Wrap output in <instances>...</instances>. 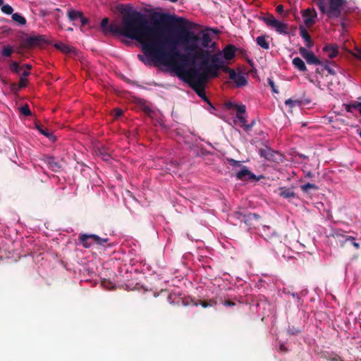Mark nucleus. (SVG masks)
Segmentation results:
<instances>
[{
  "mask_svg": "<svg viewBox=\"0 0 361 361\" xmlns=\"http://www.w3.org/2000/svg\"><path fill=\"white\" fill-rule=\"evenodd\" d=\"M159 16V18H153V25H150L144 13L132 10L123 16L121 25L116 22L109 23V18H104L101 22V28L104 34L123 36L138 42L145 55L157 63L167 42L161 38V26L169 24L170 20L187 23L182 17L164 13Z\"/></svg>",
  "mask_w": 361,
  "mask_h": 361,
  "instance_id": "obj_1",
  "label": "nucleus"
},
{
  "mask_svg": "<svg viewBox=\"0 0 361 361\" xmlns=\"http://www.w3.org/2000/svg\"><path fill=\"white\" fill-rule=\"evenodd\" d=\"M174 45L172 42L169 41L166 42L164 51L157 62L158 63L164 66H170L176 64L177 60H180L183 63L180 66L183 67L184 65L188 63L195 66L198 59L203 61L212 55L209 51L204 50L199 46L195 51L191 53L181 54L178 49H176V46ZM178 66H180V65L176 66L177 70Z\"/></svg>",
  "mask_w": 361,
  "mask_h": 361,
  "instance_id": "obj_2",
  "label": "nucleus"
},
{
  "mask_svg": "<svg viewBox=\"0 0 361 361\" xmlns=\"http://www.w3.org/2000/svg\"><path fill=\"white\" fill-rule=\"evenodd\" d=\"M187 23L177 22L174 20H170V23L166 25H171L174 28L179 30V33L176 36L174 39L169 37H166L164 32H162L161 38L164 41L172 42L173 44H176V49L178 44L183 45V50L185 53H191L195 51L199 46L201 38L199 35L195 34L194 32L190 31L185 27L188 26L190 22L183 18Z\"/></svg>",
  "mask_w": 361,
  "mask_h": 361,
  "instance_id": "obj_3",
  "label": "nucleus"
},
{
  "mask_svg": "<svg viewBox=\"0 0 361 361\" xmlns=\"http://www.w3.org/2000/svg\"><path fill=\"white\" fill-rule=\"evenodd\" d=\"M178 76L188 83L201 99L212 106L205 94V85L207 78L204 74L200 73L195 67L187 70L183 66H180L178 67Z\"/></svg>",
  "mask_w": 361,
  "mask_h": 361,
  "instance_id": "obj_4",
  "label": "nucleus"
},
{
  "mask_svg": "<svg viewBox=\"0 0 361 361\" xmlns=\"http://www.w3.org/2000/svg\"><path fill=\"white\" fill-rule=\"evenodd\" d=\"M221 54L218 53L211 55L207 59L201 61L199 69L202 71L200 73L204 74L205 77L208 79V77L216 78L219 75V71L221 68Z\"/></svg>",
  "mask_w": 361,
  "mask_h": 361,
  "instance_id": "obj_5",
  "label": "nucleus"
},
{
  "mask_svg": "<svg viewBox=\"0 0 361 361\" xmlns=\"http://www.w3.org/2000/svg\"><path fill=\"white\" fill-rule=\"evenodd\" d=\"M232 216L240 222H243L249 228H255L260 219L259 215L248 212L246 210L234 212Z\"/></svg>",
  "mask_w": 361,
  "mask_h": 361,
  "instance_id": "obj_6",
  "label": "nucleus"
},
{
  "mask_svg": "<svg viewBox=\"0 0 361 361\" xmlns=\"http://www.w3.org/2000/svg\"><path fill=\"white\" fill-rule=\"evenodd\" d=\"M260 19L263 20L267 25L274 28L279 34L288 35L289 33L288 24L276 19L272 14L262 16Z\"/></svg>",
  "mask_w": 361,
  "mask_h": 361,
  "instance_id": "obj_7",
  "label": "nucleus"
},
{
  "mask_svg": "<svg viewBox=\"0 0 361 361\" xmlns=\"http://www.w3.org/2000/svg\"><path fill=\"white\" fill-rule=\"evenodd\" d=\"M345 4L346 0H329V8H326L324 13H326L329 18H338L341 16Z\"/></svg>",
  "mask_w": 361,
  "mask_h": 361,
  "instance_id": "obj_8",
  "label": "nucleus"
},
{
  "mask_svg": "<svg viewBox=\"0 0 361 361\" xmlns=\"http://www.w3.org/2000/svg\"><path fill=\"white\" fill-rule=\"evenodd\" d=\"M78 240L82 246L85 248H90L92 243L102 245L109 241V238H102L94 234H80Z\"/></svg>",
  "mask_w": 361,
  "mask_h": 361,
  "instance_id": "obj_9",
  "label": "nucleus"
},
{
  "mask_svg": "<svg viewBox=\"0 0 361 361\" xmlns=\"http://www.w3.org/2000/svg\"><path fill=\"white\" fill-rule=\"evenodd\" d=\"M299 52L302 56L306 60L308 64L320 65L321 61L314 55L312 51L307 50L304 47L299 49Z\"/></svg>",
  "mask_w": 361,
  "mask_h": 361,
  "instance_id": "obj_10",
  "label": "nucleus"
},
{
  "mask_svg": "<svg viewBox=\"0 0 361 361\" xmlns=\"http://www.w3.org/2000/svg\"><path fill=\"white\" fill-rule=\"evenodd\" d=\"M236 178L240 180H258L257 178L245 166H243L240 171L236 173Z\"/></svg>",
  "mask_w": 361,
  "mask_h": 361,
  "instance_id": "obj_11",
  "label": "nucleus"
},
{
  "mask_svg": "<svg viewBox=\"0 0 361 361\" xmlns=\"http://www.w3.org/2000/svg\"><path fill=\"white\" fill-rule=\"evenodd\" d=\"M262 235L267 241L270 243H276L277 241H279V235L274 231H272L270 226H263Z\"/></svg>",
  "mask_w": 361,
  "mask_h": 361,
  "instance_id": "obj_12",
  "label": "nucleus"
},
{
  "mask_svg": "<svg viewBox=\"0 0 361 361\" xmlns=\"http://www.w3.org/2000/svg\"><path fill=\"white\" fill-rule=\"evenodd\" d=\"M304 23L306 26L310 27L315 23L317 13L314 9H305L303 11Z\"/></svg>",
  "mask_w": 361,
  "mask_h": 361,
  "instance_id": "obj_13",
  "label": "nucleus"
},
{
  "mask_svg": "<svg viewBox=\"0 0 361 361\" xmlns=\"http://www.w3.org/2000/svg\"><path fill=\"white\" fill-rule=\"evenodd\" d=\"M259 155L268 161H276V156L279 155V153L266 146L265 148L259 149Z\"/></svg>",
  "mask_w": 361,
  "mask_h": 361,
  "instance_id": "obj_14",
  "label": "nucleus"
},
{
  "mask_svg": "<svg viewBox=\"0 0 361 361\" xmlns=\"http://www.w3.org/2000/svg\"><path fill=\"white\" fill-rule=\"evenodd\" d=\"M45 42V37L43 35L30 36L26 39V45L28 47H35L42 45Z\"/></svg>",
  "mask_w": 361,
  "mask_h": 361,
  "instance_id": "obj_15",
  "label": "nucleus"
},
{
  "mask_svg": "<svg viewBox=\"0 0 361 361\" xmlns=\"http://www.w3.org/2000/svg\"><path fill=\"white\" fill-rule=\"evenodd\" d=\"M331 235L340 242L341 247H344L347 244L346 238L350 237V235H346L345 231L340 229L334 230Z\"/></svg>",
  "mask_w": 361,
  "mask_h": 361,
  "instance_id": "obj_16",
  "label": "nucleus"
},
{
  "mask_svg": "<svg viewBox=\"0 0 361 361\" xmlns=\"http://www.w3.org/2000/svg\"><path fill=\"white\" fill-rule=\"evenodd\" d=\"M44 161L48 165L49 169L54 172H57L62 169L61 163L56 161L54 157L46 156Z\"/></svg>",
  "mask_w": 361,
  "mask_h": 361,
  "instance_id": "obj_17",
  "label": "nucleus"
},
{
  "mask_svg": "<svg viewBox=\"0 0 361 361\" xmlns=\"http://www.w3.org/2000/svg\"><path fill=\"white\" fill-rule=\"evenodd\" d=\"M236 49L234 45L228 44L223 49L224 58L226 60H231L234 58Z\"/></svg>",
  "mask_w": 361,
  "mask_h": 361,
  "instance_id": "obj_18",
  "label": "nucleus"
},
{
  "mask_svg": "<svg viewBox=\"0 0 361 361\" xmlns=\"http://www.w3.org/2000/svg\"><path fill=\"white\" fill-rule=\"evenodd\" d=\"M323 51L331 59L336 57L338 54V47L331 44L325 45L323 48Z\"/></svg>",
  "mask_w": 361,
  "mask_h": 361,
  "instance_id": "obj_19",
  "label": "nucleus"
},
{
  "mask_svg": "<svg viewBox=\"0 0 361 361\" xmlns=\"http://www.w3.org/2000/svg\"><path fill=\"white\" fill-rule=\"evenodd\" d=\"M299 29H300V36L307 42V44H306L307 47L308 48H310L311 47H312L313 43H312V41L311 39V37H310V34L308 33L307 30L302 25H300Z\"/></svg>",
  "mask_w": 361,
  "mask_h": 361,
  "instance_id": "obj_20",
  "label": "nucleus"
},
{
  "mask_svg": "<svg viewBox=\"0 0 361 361\" xmlns=\"http://www.w3.org/2000/svg\"><path fill=\"white\" fill-rule=\"evenodd\" d=\"M279 190H280L279 195L283 198L289 199V198H293L295 197V193L291 188L281 187L279 188Z\"/></svg>",
  "mask_w": 361,
  "mask_h": 361,
  "instance_id": "obj_21",
  "label": "nucleus"
},
{
  "mask_svg": "<svg viewBox=\"0 0 361 361\" xmlns=\"http://www.w3.org/2000/svg\"><path fill=\"white\" fill-rule=\"evenodd\" d=\"M233 80L237 87H241L245 86L247 84V79L245 75L241 74H237L235 73V75L233 78H230Z\"/></svg>",
  "mask_w": 361,
  "mask_h": 361,
  "instance_id": "obj_22",
  "label": "nucleus"
},
{
  "mask_svg": "<svg viewBox=\"0 0 361 361\" xmlns=\"http://www.w3.org/2000/svg\"><path fill=\"white\" fill-rule=\"evenodd\" d=\"M293 64L301 72H305L307 71V67L305 66V62L299 57H295L293 60Z\"/></svg>",
  "mask_w": 361,
  "mask_h": 361,
  "instance_id": "obj_23",
  "label": "nucleus"
},
{
  "mask_svg": "<svg viewBox=\"0 0 361 361\" xmlns=\"http://www.w3.org/2000/svg\"><path fill=\"white\" fill-rule=\"evenodd\" d=\"M97 154L105 161H109L111 159V154L105 147L99 148L97 149Z\"/></svg>",
  "mask_w": 361,
  "mask_h": 361,
  "instance_id": "obj_24",
  "label": "nucleus"
},
{
  "mask_svg": "<svg viewBox=\"0 0 361 361\" xmlns=\"http://www.w3.org/2000/svg\"><path fill=\"white\" fill-rule=\"evenodd\" d=\"M256 42L259 47L265 50H268L269 49V44L267 41L266 37L264 35L257 37L256 39Z\"/></svg>",
  "mask_w": 361,
  "mask_h": 361,
  "instance_id": "obj_25",
  "label": "nucleus"
},
{
  "mask_svg": "<svg viewBox=\"0 0 361 361\" xmlns=\"http://www.w3.org/2000/svg\"><path fill=\"white\" fill-rule=\"evenodd\" d=\"M82 13L80 11H77L75 10H71L68 13V17L70 20L71 21H76L78 20H80V18L82 17Z\"/></svg>",
  "mask_w": 361,
  "mask_h": 361,
  "instance_id": "obj_26",
  "label": "nucleus"
},
{
  "mask_svg": "<svg viewBox=\"0 0 361 361\" xmlns=\"http://www.w3.org/2000/svg\"><path fill=\"white\" fill-rule=\"evenodd\" d=\"M231 108H235L237 111L236 115H243L245 114L246 112V107L244 104H232L230 103L228 104Z\"/></svg>",
  "mask_w": 361,
  "mask_h": 361,
  "instance_id": "obj_27",
  "label": "nucleus"
},
{
  "mask_svg": "<svg viewBox=\"0 0 361 361\" xmlns=\"http://www.w3.org/2000/svg\"><path fill=\"white\" fill-rule=\"evenodd\" d=\"M55 47L65 54L71 53L74 50L73 47L63 43L56 44Z\"/></svg>",
  "mask_w": 361,
  "mask_h": 361,
  "instance_id": "obj_28",
  "label": "nucleus"
},
{
  "mask_svg": "<svg viewBox=\"0 0 361 361\" xmlns=\"http://www.w3.org/2000/svg\"><path fill=\"white\" fill-rule=\"evenodd\" d=\"M12 19L17 22L20 25H24L26 23V19L20 13H15L12 14Z\"/></svg>",
  "mask_w": 361,
  "mask_h": 361,
  "instance_id": "obj_29",
  "label": "nucleus"
},
{
  "mask_svg": "<svg viewBox=\"0 0 361 361\" xmlns=\"http://www.w3.org/2000/svg\"><path fill=\"white\" fill-rule=\"evenodd\" d=\"M218 302L216 299L212 298L208 300H200V304L204 308H207L209 307H214L217 305Z\"/></svg>",
  "mask_w": 361,
  "mask_h": 361,
  "instance_id": "obj_30",
  "label": "nucleus"
},
{
  "mask_svg": "<svg viewBox=\"0 0 361 361\" xmlns=\"http://www.w3.org/2000/svg\"><path fill=\"white\" fill-rule=\"evenodd\" d=\"M212 42V37L207 32H203L202 36V44L204 48L209 47V44Z\"/></svg>",
  "mask_w": 361,
  "mask_h": 361,
  "instance_id": "obj_31",
  "label": "nucleus"
},
{
  "mask_svg": "<svg viewBox=\"0 0 361 361\" xmlns=\"http://www.w3.org/2000/svg\"><path fill=\"white\" fill-rule=\"evenodd\" d=\"M224 72L229 74L230 78H233L235 75V71L233 69L230 68L228 66L224 65V62L221 59V68Z\"/></svg>",
  "mask_w": 361,
  "mask_h": 361,
  "instance_id": "obj_32",
  "label": "nucleus"
},
{
  "mask_svg": "<svg viewBox=\"0 0 361 361\" xmlns=\"http://www.w3.org/2000/svg\"><path fill=\"white\" fill-rule=\"evenodd\" d=\"M300 188L303 192L308 193L310 190H317L318 189V187L313 183H307L306 184L301 185Z\"/></svg>",
  "mask_w": 361,
  "mask_h": 361,
  "instance_id": "obj_33",
  "label": "nucleus"
},
{
  "mask_svg": "<svg viewBox=\"0 0 361 361\" xmlns=\"http://www.w3.org/2000/svg\"><path fill=\"white\" fill-rule=\"evenodd\" d=\"M361 108V102H354L353 103L349 104L346 106V111L348 112H353V109H357L360 111Z\"/></svg>",
  "mask_w": 361,
  "mask_h": 361,
  "instance_id": "obj_34",
  "label": "nucleus"
},
{
  "mask_svg": "<svg viewBox=\"0 0 361 361\" xmlns=\"http://www.w3.org/2000/svg\"><path fill=\"white\" fill-rule=\"evenodd\" d=\"M35 126L37 129L47 137H51L52 136V133H50L47 128H44L42 125L36 123Z\"/></svg>",
  "mask_w": 361,
  "mask_h": 361,
  "instance_id": "obj_35",
  "label": "nucleus"
},
{
  "mask_svg": "<svg viewBox=\"0 0 361 361\" xmlns=\"http://www.w3.org/2000/svg\"><path fill=\"white\" fill-rule=\"evenodd\" d=\"M13 52V49L10 45H6L3 47L1 55L5 57H9Z\"/></svg>",
  "mask_w": 361,
  "mask_h": 361,
  "instance_id": "obj_36",
  "label": "nucleus"
},
{
  "mask_svg": "<svg viewBox=\"0 0 361 361\" xmlns=\"http://www.w3.org/2000/svg\"><path fill=\"white\" fill-rule=\"evenodd\" d=\"M317 6H318L319 9L322 13H324L326 11V6L324 3V0H313Z\"/></svg>",
  "mask_w": 361,
  "mask_h": 361,
  "instance_id": "obj_37",
  "label": "nucleus"
},
{
  "mask_svg": "<svg viewBox=\"0 0 361 361\" xmlns=\"http://www.w3.org/2000/svg\"><path fill=\"white\" fill-rule=\"evenodd\" d=\"M1 11L5 14L11 15L12 14L13 9L10 5L6 4L1 6Z\"/></svg>",
  "mask_w": 361,
  "mask_h": 361,
  "instance_id": "obj_38",
  "label": "nucleus"
},
{
  "mask_svg": "<svg viewBox=\"0 0 361 361\" xmlns=\"http://www.w3.org/2000/svg\"><path fill=\"white\" fill-rule=\"evenodd\" d=\"M20 111L22 114L25 116H30L31 115V111L30 109V107L27 104H25L23 106L20 108Z\"/></svg>",
  "mask_w": 361,
  "mask_h": 361,
  "instance_id": "obj_39",
  "label": "nucleus"
},
{
  "mask_svg": "<svg viewBox=\"0 0 361 361\" xmlns=\"http://www.w3.org/2000/svg\"><path fill=\"white\" fill-rule=\"evenodd\" d=\"M285 104L286 106H289L290 107H293L296 105H300V102L299 100H293L292 99H288L285 101Z\"/></svg>",
  "mask_w": 361,
  "mask_h": 361,
  "instance_id": "obj_40",
  "label": "nucleus"
},
{
  "mask_svg": "<svg viewBox=\"0 0 361 361\" xmlns=\"http://www.w3.org/2000/svg\"><path fill=\"white\" fill-rule=\"evenodd\" d=\"M323 66V68H322V71H324V70H326L328 71V73L330 74V75H334L336 74V71L329 66V65L328 64V62L323 64L322 63V64Z\"/></svg>",
  "mask_w": 361,
  "mask_h": 361,
  "instance_id": "obj_41",
  "label": "nucleus"
},
{
  "mask_svg": "<svg viewBox=\"0 0 361 361\" xmlns=\"http://www.w3.org/2000/svg\"><path fill=\"white\" fill-rule=\"evenodd\" d=\"M226 161L232 166L240 167L241 166V161H236V160H235L234 159H232V158H227Z\"/></svg>",
  "mask_w": 361,
  "mask_h": 361,
  "instance_id": "obj_42",
  "label": "nucleus"
},
{
  "mask_svg": "<svg viewBox=\"0 0 361 361\" xmlns=\"http://www.w3.org/2000/svg\"><path fill=\"white\" fill-rule=\"evenodd\" d=\"M347 243L352 242V245L356 249L358 250L360 247V243L356 242V238L355 237L350 236L346 238Z\"/></svg>",
  "mask_w": 361,
  "mask_h": 361,
  "instance_id": "obj_43",
  "label": "nucleus"
},
{
  "mask_svg": "<svg viewBox=\"0 0 361 361\" xmlns=\"http://www.w3.org/2000/svg\"><path fill=\"white\" fill-rule=\"evenodd\" d=\"M11 69L17 73H19L20 71V67L19 66V64L16 61H13L10 66Z\"/></svg>",
  "mask_w": 361,
  "mask_h": 361,
  "instance_id": "obj_44",
  "label": "nucleus"
},
{
  "mask_svg": "<svg viewBox=\"0 0 361 361\" xmlns=\"http://www.w3.org/2000/svg\"><path fill=\"white\" fill-rule=\"evenodd\" d=\"M27 78H25L24 77H20L18 89H21V88L25 87L27 86Z\"/></svg>",
  "mask_w": 361,
  "mask_h": 361,
  "instance_id": "obj_45",
  "label": "nucleus"
},
{
  "mask_svg": "<svg viewBox=\"0 0 361 361\" xmlns=\"http://www.w3.org/2000/svg\"><path fill=\"white\" fill-rule=\"evenodd\" d=\"M276 12L283 16H287L288 15V12L286 11L284 13L283 6L282 4H279L276 8Z\"/></svg>",
  "mask_w": 361,
  "mask_h": 361,
  "instance_id": "obj_46",
  "label": "nucleus"
},
{
  "mask_svg": "<svg viewBox=\"0 0 361 361\" xmlns=\"http://www.w3.org/2000/svg\"><path fill=\"white\" fill-rule=\"evenodd\" d=\"M268 83L274 93H279V90H277L276 86L275 85V83L272 79L268 78Z\"/></svg>",
  "mask_w": 361,
  "mask_h": 361,
  "instance_id": "obj_47",
  "label": "nucleus"
},
{
  "mask_svg": "<svg viewBox=\"0 0 361 361\" xmlns=\"http://www.w3.org/2000/svg\"><path fill=\"white\" fill-rule=\"evenodd\" d=\"M221 302L222 305L226 307H233L235 305V303L230 300H221Z\"/></svg>",
  "mask_w": 361,
  "mask_h": 361,
  "instance_id": "obj_48",
  "label": "nucleus"
},
{
  "mask_svg": "<svg viewBox=\"0 0 361 361\" xmlns=\"http://www.w3.org/2000/svg\"><path fill=\"white\" fill-rule=\"evenodd\" d=\"M236 118L243 124V126H244L245 127V126L247 125V119H246V117L245 116V114L240 115V116L236 115Z\"/></svg>",
  "mask_w": 361,
  "mask_h": 361,
  "instance_id": "obj_49",
  "label": "nucleus"
},
{
  "mask_svg": "<svg viewBox=\"0 0 361 361\" xmlns=\"http://www.w3.org/2000/svg\"><path fill=\"white\" fill-rule=\"evenodd\" d=\"M123 111L122 109H115L114 110V117L115 118H118V117H120L122 114H123Z\"/></svg>",
  "mask_w": 361,
  "mask_h": 361,
  "instance_id": "obj_50",
  "label": "nucleus"
},
{
  "mask_svg": "<svg viewBox=\"0 0 361 361\" xmlns=\"http://www.w3.org/2000/svg\"><path fill=\"white\" fill-rule=\"evenodd\" d=\"M79 20L80 22L81 26H85V25H87L89 23V20L87 18H86L85 17H84L83 15L82 16V17L80 18Z\"/></svg>",
  "mask_w": 361,
  "mask_h": 361,
  "instance_id": "obj_51",
  "label": "nucleus"
},
{
  "mask_svg": "<svg viewBox=\"0 0 361 361\" xmlns=\"http://www.w3.org/2000/svg\"><path fill=\"white\" fill-rule=\"evenodd\" d=\"M18 84L13 83L11 85V90L14 92H18L20 89H18Z\"/></svg>",
  "mask_w": 361,
  "mask_h": 361,
  "instance_id": "obj_52",
  "label": "nucleus"
},
{
  "mask_svg": "<svg viewBox=\"0 0 361 361\" xmlns=\"http://www.w3.org/2000/svg\"><path fill=\"white\" fill-rule=\"evenodd\" d=\"M356 51L355 57L361 60V49H356Z\"/></svg>",
  "mask_w": 361,
  "mask_h": 361,
  "instance_id": "obj_53",
  "label": "nucleus"
},
{
  "mask_svg": "<svg viewBox=\"0 0 361 361\" xmlns=\"http://www.w3.org/2000/svg\"><path fill=\"white\" fill-rule=\"evenodd\" d=\"M254 124H255V121H253L250 124H247L245 126V128L247 130H250L252 128V126H254Z\"/></svg>",
  "mask_w": 361,
  "mask_h": 361,
  "instance_id": "obj_54",
  "label": "nucleus"
},
{
  "mask_svg": "<svg viewBox=\"0 0 361 361\" xmlns=\"http://www.w3.org/2000/svg\"><path fill=\"white\" fill-rule=\"evenodd\" d=\"M138 59L142 61L143 63H146V60H145V58L144 57V56L141 55V54H139L137 56Z\"/></svg>",
  "mask_w": 361,
  "mask_h": 361,
  "instance_id": "obj_55",
  "label": "nucleus"
},
{
  "mask_svg": "<svg viewBox=\"0 0 361 361\" xmlns=\"http://www.w3.org/2000/svg\"><path fill=\"white\" fill-rule=\"evenodd\" d=\"M29 75H30V72L28 71H25L23 73L22 77H24L25 78H26L27 76H29Z\"/></svg>",
  "mask_w": 361,
  "mask_h": 361,
  "instance_id": "obj_56",
  "label": "nucleus"
},
{
  "mask_svg": "<svg viewBox=\"0 0 361 361\" xmlns=\"http://www.w3.org/2000/svg\"><path fill=\"white\" fill-rule=\"evenodd\" d=\"M279 348H280L281 350H283V351L286 350V347H285V345L283 344L280 345Z\"/></svg>",
  "mask_w": 361,
  "mask_h": 361,
  "instance_id": "obj_57",
  "label": "nucleus"
},
{
  "mask_svg": "<svg viewBox=\"0 0 361 361\" xmlns=\"http://www.w3.org/2000/svg\"><path fill=\"white\" fill-rule=\"evenodd\" d=\"M341 358L340 357L338 356H336V357H334V358L331 359L332 361H338Z\"/></svg>",
  "mask_w": 361,
  "mask_h": 361,
  "instance_id": "obj_58",
  "label": "nucleus"
},
{
  "mask_svg": "<svg viewBox=\"0 0 361 361\" xmlns=\"http://www.w3.org/2000/svg\"><path fill=\"white\" fill-rule=\"evenodd\" d=\"M25 66L27 68V70H30L32 68V66L30 64H26Z\"/></svg>",
  "mask_w": 361,
  "mask_h": 361,
  "instance_id": "obj_59",
  "label": "nucleus"
},
{
  "mask_svg": "<svg viewBox=\"0 0 361 361\" xmlns=\"http://www.w3.org/2000/svg\"><path fill=\"white\" fill-rule=\"evenodd\" d=\"M322 71H322V69L320 70L319 68H317L316 69V73H321Z\"/></svg>",
  "mask_w": 361,
  "mask_h": 361,
  "instance_id": "obj_60",
  "label": "nucleus"
},
{
  "mask_svg": "<svg viewBox=\"0 0 361 361\" xmlns=\"http://www.w3.org/2000/svg\"><path fill=\"white\" fill-rule=\"evenodd\" d=\"M169 1L172 2V3H176L178 1V0H169Z\"/></svg>",
  "mask_w": 361,
  "mask_h": 361,
  "instance_id": "obj_61",
  "label": "nucleus"
},
{
  "mask_svg": "<svg viewBox=\"0 0 361 361\" xmlns=\"http://www.w3.org/2000/svg\"><path fill=\"white\" fill-rule=\"evenodd\" d=\"M4 4V0H0V6H1Z\"/></svg>",
  "mask_w": 361,
  "mask_h": 361,
  "instance_id": "obj_62",
  "label": "nucleus"
},
{
  "mask_svg": "<svg viewBox=\"0 0 361 361\" xmlns=\"http://www.w3.org/2000/svg\"><path fill=\"white\" fill-rule=\"evenodd\" d=\"M307 176H311V173L310 172L307 173Z\"/></svg>",
  "mask_w": 361,
  "mask_h": 361,
  "instance_id": "obj_63",
  "label": "nucleus"
},
{
  "mask_svg": "<svg viewBox=\"0 0 361 361\" xmlns=\"http://www.w3.org/2000/svg\"><path fill=\"white\" fill-rule=\"evenodd\" d=\"M358 134H359V136H360V138H361V130L359 132V133H358Z\"/></svg>",
  "mask_w": 361,
  "mask_h": 361,
  "instance_id": "obj_64",
  "label": "nucleus"
}]
</instances>
